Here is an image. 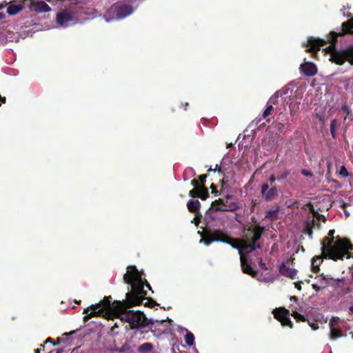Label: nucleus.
Masks as SVG:
<instances>
[{
  "label": "nucleus",
  "instance_id": "f257e3e1",
  "mask_svg": "<svg viewBox=\"0 0 353 353\" xmlns=\"http://www.w3.org/2000/svg\"><path fill=\"white\" fill-rule=\"evenodd\" d=\"M123 281L128 285L125 299L112 303L111 296H104L102 301L91 305L83 310V314H86L83 318L84 323L95 316L110 319L112 316L116 317L118 312L125 309L126 305L136 306L141 304V300L145 294L143 292V283L136 266L128 267L127 272L123 276Z\"/></svg>",
  "mask_w": 353,
  "mask_h": 353
},
{
  "label": "nucleus",
  "instance_id": "f03ea898",
  "mask_svg": "<svg viewBox=\"0 0 353 353\" xmlns=\"http://www.w3.org/2000/svg\"><path fill=\"white\" fill-rule=\"evenodd\" d=\"M335 230H330L328 236L322 241V256L325 259L334 261L342 260L344 257H350V250H352V245L347 239L341 238L339 236L334 237Z\"/></svg>",
  "mask_w": 353,
  "mask_h": 353
},
{
  "label": "nucleus",
  "instance_id": "7ed1b4c3",
  "mask_svg": "<svg viewBox=\"0 0 353 353\" xmlns=\"http://www.w3.org/2000/svg\"><path fill=\"white\" fill-rule=\"evenodd\" d=\"M352 29L353 18L342 23L341 32H330L328 41L331 44L325 50L330 53V61L332 62L337 65H343L347 61L353 64V46L342 51H338L335 48L338 37L349 33L353 34Z\"/></svg>",
  "mask_w": 353,
  "mask_h": 353
},
{
  "label": "nucleus",
  "instance_id": "20e7f679",
  "mask_svg": "<svg viewBox=\"0 0 353 353\" xmlns=\"http://www.w3.org/2000/svg\"><path fill=\"white\" fill-rule=\"evenodd\" d=\"M203 240L206 245H209L214 241H221L229 244L233 248L238 250L240 256L241 254L246 256L247 254L255 251L254 243L248 242L243 239H234L220 230L204 232Z\"/></svg>",
  "mask_w": 353,
  "mask_h": 353
},
{
  "label": "nucleus",
  "instance_id": "39448f33",
  "mask_svg": "<svg viewBox=\"0 0 353 353\" xmlns=\"http://www.w3.org/2000/svg\"><path fill=\"white\" fill-rule=\"evenodd\" d=\"M132 306H125V309L121 310L116 316L122 321L129 323L131 329H139L148 325V319L143 312L128 310Z\"/></svg>",
  "mask_w": 353,
  "mask_h": 353
},
{
  "label": "nucleus",
  "instance_id": "423d86ee",
  "mask_svg": "<svg viewBox=\"0 0 353 353\" xmlns=\"http://www.w3.org/2000/svg\"><path fill=\"white\" fill-rule=\"evenodd\" d=\"M274 319L281 322L282 326H288L290 328L293 327V323L290 318L292 315L297 322H305L306 318L297 312L296 311H292V314L290 313L289 310L284 307H280L275 308L272 311Z\"/></svg>",
  "mask_w": 353,
  "mask_h": 353
},
{
  "label": "nucleus",
  "instance_id": "0eeeda50",
  "mask_svg": "<svg viewBox=\"0 0 353 353\" xmlns=\"http://www.w3.org/2000/svg\"><path fill=\"white\" fill-rule=\"evenodd\" d=\"M132 12V8L130 5L114 3L107 10L105 17L106 21H110L113 19H122L130 15Z\"/></svg>",
  "mask_w": 353,
  "mask_h": 353
},
{
  "label": "nucleus",
  "instance_id": "6e6552de",
  "mask_svg": "<svg viewBox=\"0 0 353 353\" xmlns=\"http://www.w3.org/2000/svg\"><path fill=\"white\" fill-rule=\"evenodd\" d=\"M57 23L63 27L68 26L69 22L77 21L76 5L71 4L57 14Z\"/></svg>",
  "mask_w": 353,
  "mask_h": 353
},
{
  "label": "nucleus",
  "instance_id": "1a4fd4ad",
  "mask_svg": "<svg viewBox=\"0 0 353 353\" xmlns=\"http://www.w3.org/2000/svg\"><path fill=\"white\" fill-rule=\"evenodd\" d=\"M264 231L265 227L263 226L256 225L250 227L244 231L245 239L243 240L250 243H256L261 239Z\"/></svg>",
  "mask_w": 353,
  "mask_h": 353
},
{
  "label": "nucleus",
  "instance_id": "9d476101",
  "mask_svg": "<svg viewBox=\"0 0 353 353\" xmlns=\"http://www.w3.org/2000/svg\"><path fill=\"white\" fill-rule=\"evenodd\" d=\"M261 194L266 201L274 200L279 195V190L276 185H270L264 183L261 186Z\"/></svg>",
  "mask_w": 353,
  "mask_h": 353
},
{
  "label": "nucleus",
  "instance_id": "9b49d317",
  "mask_svg": "<svg viewBox=\"0 0 353 353\" xmlns=\"http://www.w3.org/2000/svg\"><path fill=\"white\" fill-rule=\"evenodd\" d=\"M165 321L162 320L161 321H154L152 319H150L148 321V325H150V330L153 333L154 336H159L161 334L165 333L168 330L167 325L165 324Z\"/></svg>",
  "mask_w": 353,
  "mask_h": 353
},
{
  "label": "nucleus",
  "instance_id": "f8f14e48",
  "mask_svg": "<svg viewBox=\"0 0 353 353\" xmlns=\"http://www.w3.org/2000/svg\"><path fill=\"white\" fill-rule=\"evenodd\" d=\"M334 282L333 283H331L330 285L332 286L335 290H339L337 292L338 296H343L352 292V288L350 286H347L345 278L334 279Z\"/></svg>",
  "mask_w": 353,
  "mask_h": 353
},
{
  "label": "nucleus",
  "instance_id": "ddd939ff",
  "mask_svg": "<svg viewBox=\"0 0 353 353\" xmlns=\"http://www.w3.org/2000/svg\"><path fill=\"white\" fill-rule=\"evenodd\" d=\"M232 198L231 195H227L224 199L223 206H219L215 209V211L221 212H234L240 208V205L237 202L231 201Z\"/></svg>",
  "mask_w": 353,
  "mask_h": 353
},
{
  "label": "nucleus",
  "instance_id": "4468645a",
  "mask_svg": "<svg viewBox=\"0 0 353 353\" xmlns=\"http://www.w3.org/2000/svg\"><path fill=\"white\" fill-rule=\"evenodd\" d=\"M326 43L327 41L324 39L310 37L307 40V44L306 45L308 48L307 51L315 54L320 50L321 46H323Z\"/></svg>",
  "mask_w": 353,
  "mask_h": 353
},
{
  "label": "nucleus",
  "instance_id": "2eb2a0df",
  "mask_svg": "<svg viewBox=\"0 0 353 353\" xmlns=\"http://www.w3.org/2000/svg\"><path fill=\"white\" fill-rule=\"evenodd\" d=\"M299 69L301 72L307 77H313L318 72L316 65L312 62H305L301 64Z\"/></svg>",
  "mask_w": 353,
  "mask_h": 353
},
{
  "label": "nucleus",
  "instance_id": "dca6fc26",
  "mask_svg": "<svg viewBox=\"0 0 353 353\" xmlns=\"http://www.w3.org/2000/svg\"><path fill=\"white\" fill-rule=\"evenodd\" d=\"M240 261L243 272L255 278L258 274V272L252 268L250 263L248 262L247 256L241 255V256H240Z\"/></svg>",
  "mask_w": 353,
  "mask_h": 353
},
{
  "label": "nucleus",
  "instance_id": "f3484780",
  "mask_svg": "<svg viewBox=\"0 0 353 353\" xmlns=\"http://www.w3.org/2000/svg\"><path fill=\"white\" fill-rule=\"evenodd\" d=\"M30 9L38 12H48L51 10L50 7L43 1L32 2L30 4Z\"/></svg>",
  "mask_w": 353,
  "mask_h": 353
},
{
  "label": "nucleus",
  "instance_id": "a211bd4d",
  "mask_svg": "<svg viewBox=\"0 0 353 353\" xmlns=\"http://www.w3.org/2000/svg\"><path fill=\"white\" fill-rule=\"evenodd\" d=\"M279 272L286 276L289 277L292 279H294L297 274V270L294 268H290L285 265V263H282L279 267Z\"/></svg>",
  "mask_w": 353,
  "mask_h": 353
},
{
  "label": "nucleus",
  "instance_id": "6ab92c4d",
  "mask_svg": "<svg viewBox=\"0 0 353 353\" xmlns=\"http://www.w3.org/2000/svg\"><path fill=\"white\" fill-rule=\"evenodd\" d=\"M316 279L319 286L323 289L330 286L331 285V280H334L330 275H324L323 274L317 276Z\"/></svg>",
  "mask_w": 353,
  "mask_h": 353
},
{
  "label": "nucleus",
  "instance_id": "aec40b11",
  "mask_svg": "<svg viewBox=\"0 0 353 353\" xmlns=\"http://www.w3.org/2000/svg\"><path fill=\"white\" fill-rule=\"evenodd\" d=\"M201 203L198 200L190 199L187 203V208L190 212L194 213L196 215L199 213Z\"/></svg>",
  "mask_w": 353,
  "mask_h": 353
},
{
  "label": "nucleus",
  "instance_id": "412c9836",
  "mask_svg": "<svg viewBox=\"0 0 353 353\" xmlns=\"http://www.w3.org/2000/svg\"><path fill=\"white\" fill-rule=\"evenodd\" d=\"M323 262L322 257L321 256H314L312 260V271L314 273H317L320 271V265Z\"/></svg>",
  "mask_w": 353,
  "mask_h": 353
},
{
  "label": "nucleus",
  "instance_id": "4be33fe9",
  "mask_svg": "<svg viewBox=\"0 0 353 353\" xmlns=\"http://www.w3.org/2000/svg\"><path fill=\"white\" fill-rule=\"evenodd\" d=\"M23 7V6L21 4H19V5H13V4L10 5L8 7V9H7V13L9 15H11V16L15 15L18 12H19L20 11L22 10Z\"/></svg>",
  "mask_w": 353,
  "mask_h": 353
},
{
  "label": "nucleus",
  "instance_id": "5701e85b",
  "mask_svg": "<svg viewBox=\"0 0 353 353\" xmlns=\"http://www.w3.org/2000/svg\"><path fill=\"white\" fill-rule=\"evenodd\" d=\"M154 350V345L150 343H144L141 344L139 348V353H150Z\"/></svg>",
  "mask_w": 353,
  "mask_h": 353
},
{
  "label": "nucleus",
  "instance_id": "b1692460",
  "mask_svg": "<svg viewBox=\"0 0 353 353\" xmlns=\"http://www.w3.org/2000/svg\"><path fill=\"white\" fill-rule=\"evenodd\" d=\"M343 336L342 332L336 327H330V339L336 340Z\"/></svg>",
  "mask_w": 353,
  "mask_h": 353
},
{
  "label": "nucleus",
  "instance_id": "393cba45",
  "mask_svg": "<svg viewBox=\"0 0 353 353\" xmlns=\"http://www.w3.org/2000/svg\"><path fill=\"white\" fill-rule=\"evenodd\" d=\"M139 274L140 275V277H141V282L143 283L142 284L143 285H142L143 288H144V286H145L148 290L151 291L152 293H153V291L152 290V287L150 286L149 283L147 281L146 279H143V276L144 275V274L142 272H139ZM142 289H143V288H142ZM143 292L145 294V295H144V298H143V299L141 300V303L143 302V300H145V296L147 295V292L144 290H143Z\"/></svg>",
  "mask_w": 353,
  "mask_h": 353
},
{
  "label": "nucleus",
  "instance_id": "a878e982",
  "mask_svg": "<svg viewBox=\"0 0 353 353\" xmlns=\"http://www.w3.org/2000/svg\"><path fill=\"white\" fill-rule=\"evenodd\" d=\"M279 211V207H277L276 209H275V210H272V209L268 210V211H266L265 218L268 219H276L278 217Z\"/></svg>",
  "mask_w": 353,
  "mask_h": 353
},
{
  "label": "nucleus",
  "instance_id": "bb28decb",
  "mask_svg": "<svg viewBox=\"0 0 353 353\" xmlns=\"http://www.w3.org/2000/svg\"><path fill=\"white\" fill-rule=\"evenodd\" d=\"M199 190L198 198H200L201 200H205L209 196L208 189L203 185H200Z\"/></svg>",
  "mask_w": 353,
  "mask_h": 353
},
{
  "label": "nucleus",
  "instance_id": "cd10ccee",
  "mask_svg": "<svg viewBox=\"0 0 353 353\" xmlns=\"http://www.w3.org/2000/svg\"><path fill=\"white\" fill-rule=\"evenodd\" d=\"M291 174V171L290 170H284L278 173L276 176L277 181H282L283 179H287Z\"/></svg>",
  "mask_w": 353,
  "mask_h": 353
},
{
  "label": "nucleus",
  "instance_id": "c85d7f7f",
  "mask_svg": "<svg viewBox=\"0 0 353 353\" xmlns=\"http://www.w3.org/2000/svg\"><path fill=\"white\" fill-rule=\"evenodd\" d=\"M185 343L189 345L192 346L194 343V336L192 332H188L185 335Z\"/></svg>",
  "mask_w": 353,
  "mask_h": 353
},
{
  "label": "nucleus",
  "instance_id": "c756f323",
  "mask_svg": "<svg viewBox=\"0 0 353 353\" xmlns=\"http://www.w3.org/2000/svg\"><path fill=\"white\" fill-rule=\"evenodd\" d=\"M274 108L272 105H268L265 110H264L263 114H262V119H266L269 115L272 114V112L273 111Z\"/></svg>",
  "mask_w": 353,
  "mask_h": 353
},
{
  "label": "nucleus",
  "instance_id": "7c9ffc66",
  "mask_svg": "<svg viewBox=\"0 0 353 353\" xmlns=\"http://www.w3.org/2000/svg\"><path fill=\"white\" fill-rule=\"evenodd\" d=\"M340 321V319L337 316L332 317L329 323L330 327H336L337 328L339 326V323Z\"/></svg>",
  "mask_w": 353,
  "mask_h": 353
},
{
  "label": "nucleus",
  "instance_id": "2f4dec72",
  "mask_svg": "<svg viewBox=\"0 0 353 353\" xmlns=\"http://www.w3.org/2000/svg\"><path fill=\"white\" fill-rule=\"evenodd\" d=\"M336 119H332L330 123V132L333 139L336 138Z\"/></svg>",
  "mask_w": 353,
  "mask_h": 353
},
{
  "label": "nucleus",
  "instance_id": "473e14b6",
  "mask_svg": "<svg viewBox=\"0 0 353 353\" xmlns=\"http://www.w3.org/2000/svg\"><path fill=\"white\" fill-rule=\"evenodd\" d=\"M145 299H146L147 301L143 304L144 306L149 307H152L154 305H157V302L154 299H152V298H147L145 296Z\"/></svg>",
  "mask_w": 353,
  "mask_h": 353
},
{
  "label": "nucleus",
  "instance_id": "72a5a7b5",
  "mask_svg": "<svg viewBox=\"0 0 353 353\" xmlns=\"http://www.w3.org/2000/svg\"><path fill=\"white\" fill-rule=\"evenodd\" d=\"M307 226H312V229L316 227V225L319 228H320V223H316V221L314 220V219H312L310 221H308L306 222Z\"/></svg>",
  "mask_w": 353,
  "mask_h": 353
},
{
  "label": "nucleus",
  "instance_id": "f704fd0d",
  "mask_svg": "<svg viewBox=\"0 0 353 353\" xmlns=\"http://www.w3.org/2000/svg\"><path fill=\"white\" fill-rule=\"evenodd\" d=\"M224 199H219L212 202V205L215 207V209L219 206H223Z\"/></svg>",
  "mask_w": 353,
  "mask_h": 353
},
{
  "label": "nucleus",
  "instance_id": "c9c22d12",
  "mask_svg": "<svg viewBox=\"0 0 353 353\" xmlns=\"http://www.w3.org/2000/svg\"><path fill=\"white\" fill-rule=\"evenodd\" d=\"M207 176H208L207 174H201V175L199 176L198 181H199L200 185L205 186V183L206 181Z\"/></svg>",
  "mask_w": 353,
  "mask_h": 353
},
{
  "label": "nucleus",
  "instance_id": "e433bc0d",
  "mask_svg": "<svg viewBox=\"0 0 353 353\" xmlns=\"http://www.w3.org/2000/svg\"><path fill=\"white\" fill-rule=\"evenodd\" d=\"M199 191V188H194L189 192V196L192 198L198 197Z\"/></svg>",
  "mask_w": 353,
  "mask_h": 353
},
{
  "label": "nucleus",
  "instance_id": "4c0bfd02",
  "mask_svg": "<svg viewBox=\"0 0 353 353\" xmlns=\"http://www.w3.org/2000/svg\"><path fill=\"white\" fill-rule=\"evenodd\" d=\"M339 174L346 177L349 175V173L345 166H341L339 172Z\"/></svg>",
  "mask_w": 353,
  "mask_h": 353
},
{
  "label": "nucleus",
  "instance_id": "58836bf2",
  "mask_svg": "<svg viewBox=\"0 0 353 353\" xmlns=\"http://www.w3.org/2000/svg\"><path fill=\"white\" fill-rule=\"evenodd\" d=\"M305 232L306 234H307V235L310 238H312V234H313L312 226H307V225H305Z\"/></svg>",
  "mask_w": 353,
  "mask_h": 353
},
{
  "label": "nucleus",
  "instance_id": "ea45409f",
  "mask_svg": "<svg viewBox=\"0 0 353 353\" xmlns=\"http://www.w3.org/2000/svg\"><path fill=\"white\" fill-rule=\"evenodd\" d=\"M277 181L276 176L274 174H272L268 179V182L270 183V185H276L274 184L275 181Z\"/></svg>",
  "mask_w": 353,
  "mask_h": 353
},
{
  "label": "nucleus",
  "instance_id": "a19ab883",
  "mask_svg": "<svg viewBox=\"0 0 353 353\" xmlns=\"http://www.w3.org/2000/svg\"><path fill=\"white\" fill-rule=\"evenodd\" d=\"M259 267L262 269V270H268V267L266 266V264L263 262L262 258H261L259 259Z\"/></svg>",
  "mask_w": 353,
  "mask_h": 353
},
{
  "label": "nucleus",
  "instance_id": "79ce46f5",
  "mask_svg": "<svg viewBox=\"0 0 353 353\" xmlns=\"http://www.w3.org/2000/svg\"><path fill=\"white\" fill-rule=\"evenodd\" d=\"M301 174L304 176H310V177H312L313 176V174L312 172H310V170H301Z\"/></svg>",
  "mask_w": 353,
  "mask_h": 353
},
{
  "label": "nucleus",
  "instance_id": "37998d69",
  "mask_svg": "<svg viewBox=\"0 0 353 353\" xmlns=\"http://www.w3.org/2000/svg\"><path fill=\"white\" fill-rule=\"evenodd\" d=\"M191 185L192 186H194V188H200L199 181L196 179L192 180Z\"/></svg>",
  "mask_w": 353,
  "mask_h": 353
},
{
  "label": "nucleus",
  "instance_id": "c03bdc74",
  "mask_svg": "<svg viewBox=\"0 0 353 353\" xmlns=\"http://www.w3.org/2000/svg\"><path fill=\"white\" fill-rule=\"evenodd\" d=\"M187 174H195L194 171L192 168H186L184 171V176Z\"/></svg>",
  "mask_w": 353,
  "mask_h": 353
},
{
  "label": "nucleus",
  "instance_id": "a18cd8bd",
  "mask_svg": "<svg viewBox=\"0 0 353 353\" xmlns=\"http://www.w3.org/2000/svg\"><path fill=\"white\" fill-rule=\"evenodd\" d=\"M312 287L316 292H319L323 290V288H321V286H319V284L317 283H313L312 285Z\"/></svg>",
  "mask_w": 353,
  "mask_h": 353
},
{
  "label": "nucleus",
  "instance_id": "49530a36",
  "mask_svg": "<svg viewBox=\"0 0 353 353\" xmlns=\"http://www.w3.org/2000/svg\"><path fill=\"white\" fill-rule=\"evenodd\" d=\"M216 170H218L219 172H222L221 168L219 167V165L216 164L214 169H212L211 167L208 170V172H215Z\"/></svg>",
  "mask_w": 353,
  "mask_h": 353
},
{
  "label": "nucleus",
  "instance_id": "de8ad7c7",
  "mask_svg": "<svg viewBox=\"0 0 353 353\" xmlns=\"http://www.w3.org/2000/svg\"><path fill=\"white\" fill-rule=\"evenodd\" d=\"M210 188L212 190V194H214L215 195H216L218 191L216 190V187L215 185L214 184H212L211 186H210Z\"/></svg>",
  "mask_w": 353,
  "mask_h": 353
},
{
  "label": "nucleus",
  "instance_id": "09e8293b",
  "mask_svg": "<svg viewBox=\"0 0 353 353\" xmlns=\"http://www.w3.org/2000/svg\"><path fill=\"white\" fill-rule=\"evenodd\" d=\"M303 283L302 281H298V282H296L294 283V285H295V288L298 290H301V284Z\"/></svg>",
  "mask_w": 353,
  "mask_h": 353
},
{
  "label": "nucleus",
  "instance_id": "8fccbe9b",
  "mask_svg": "<svg viewBox=\"0 0 353 353\" xmlns=\"http://www.w3.org/2000/svg\"><path fill=\"white\" fill-rule=\"evenodd\" d=\"M309 325L314 330H316L319 328L318 323H309Z\"/></svg>",
  "mask_w": 353,
  "mask_h": 353
},
{
  "label": "nucleus",
  "instance_id": "3c124183",
  "mask_svg": "<svg viewBox=\"0 0 353 353\" xmlns=\"http://www.w3.org/2000/svg\"><path fill=\"white\" fill-rule=\"evenodd\" d=\"M253 244H254V248H255V250H256V249H261V248H262L261 245L260 243H257V242H256V243H253Z\"/></svg>",
  "mask_w": 353,
  "mask_h": 353
},
{
  "label": "nucleus",
  "instance_id": "603ef678",
  "mask_svg": "<svg viewBox=\"0 0 353 353\" xmlns=\"http://www.w3.org/2000/svg\"><path fill=\"white\" fill-rule=\"evenodd\" d=\"M48 343H52L53 344L54 341L52 338L49 337L45 341L44 344H46Z\"/></svg>",
  "mask_w": 353,
  "mask_h": 353
},
{
  "label": "nucleus",
  "instance_id": "864d4df0",
  "mask_svg": "<svg viewBox=\"0 0 353 353\" xmlns=\"http://www.w3.org/2000/svg\"><path fill=\"white\" fill-rule=\"evenodd\" d=\"M291 301L296 302L298 301V298L296 296H292L290 298Z\"/></svg>",
  "mask_w": 353,
  "mask_h": 353
},
{
  "label": "nucleus",
  "instance_id": "5fc2aeb1",
  "mask_svg": "<svg viewBox=\"0 0 353 353\" xmlns=\"http://www.w3.org/2000/svg\"><path fill=\"white\" fill-rule=\"evenodd\" d=\"M74 333V331H73V332H69V333L65 332V333H64V334H63V336H69V335H72V334H73Z\"/></svg>",
  "mask_w": 353,
  "mask_h": 353
},
{
  "label": "nucleus",
  "instance_id": "6e6d98bb",
  "mask_svg": "<svg viewBox=\"0 0 353 353\" xmlns=\"http://www.w3.org/2000/svg\"><path fill=\"white\" fill-rule=\"evenodd\" d=\"M281 94H282L281 93V92H280V91H277V92H275V94H274V95H275V97H279V96H281Z\"/></svg>",
  "mask_w": 353,
  "mask_h": 353
},
{
  "label": "nucleus",
  "instance_id": "4d7b16f0",
  "mask_svg": "<svg viewBox=\"0 0 353 353\" xmlns=\"http://www.w3.org/2000/svg\"><path fill=\"white\" fill-rule=\"evenodd\" d=\"M5 17H6L5 14L0 12V20L1 19H4Z\"/></svg>",
  "mask_w": 353,
  "mask_h": 353
},
{
  "label": "nucleus",
  "instance_id": "13d9d810",
  "mask_svg": "<svg viewBox=\"0 0 353 353\" xmlns=\"http://www.w3.org/2000/svg\"><path fill=\"white\" fill-rule=\"evenodd\" d=\"M44 347H45V344H41V345H40V348L39 349H41V351L42 350H44Z\"/></svg>",
  "mask_w": 353,
  "mask_h": 353
},
{
  "label": "nucleus",
  "instance_id": "bf43d9fd",
  "mask_svg": "<svg viewBox=\"0 0 353 353\" xmlns=\"http://www.w3.org/2000/svg\"><path fill=\"white\" fill-rule=\"evenodd\" d=\"M59 343H60L59 339H57V341L56 343H54H54H53V345H56L59 344Z\"/></svg>",
  "mask_w": 353,
  "mask_h": 353
},
{
  "label": "nucleus",
  "instance_id": "052dcab7",
  "mask_svg": "<svg viewBox=\"0 0 353 353\" xmlns=\"http://www.w3.org/2000/svg\"><path fill=\"white\" fill-rule=\"evenodd\" d=\"M349 310L350 312L353 313V305H352L349 307Z\"/></svg>",
  "mask_w": 353,
  "mask_h": 353
},
{
  "label": "nucleus",
  "instance_id": "680f3d73",
  "mask_svg": "<svg viewBox=\"0 0 353 353\" xmlns=\"http://www.w3.org/2000/svg\"><path fill=\"white\" fill-rule=\"evenodd\" d=\"M41 349H37L34 350V353H40Z\"/></svg>",
  "mask_w": 353,
  "mask_h": 353
},
{
  "label": "nucleus",
  "instance_id": "e2e57ef3",
  "mask_svg": "<svg viewBox=\"0 0 353 353\" xmlns=\"http://www.w3.org/2000/svg\"><path fill=\"white\" fill-rule=\"evenodd\" d=\"M344 110H347V114H349V109L347 107H344L343 108Z\"/></svg>",
  "mask_w": 353,
  "mask_h": 353
},
{
  "label": "nucleus",
  "instance_id": "0e129e2a",
  "mask_svg": "<svg viewBox=\"0 0 353 353\" xmlns=\"http://www.w3.org/2000/svg\"><path fill=\"white\" fill-rule=\"evenodd\" d=\"M3 8V6L2 4H0V10Z\"/></svg>",
  "mask_w": 353,
  "mask_h": 353
},
{
  "label": "nucleus",
  "instance_id": "69168bd1",
  "mask_svg": "<svg viewBox=\"0 0 353 353\" xmlns=\"http://www.w3.org/2000/svg\"><path fill=\"white\" fill-rule=\"evenodd\" d=\"M314 215L320 216V215H319V212H314Z\"/></svg>",
  "mask_w": 353,
  "mask_h": 353
},
{
  "label": "nucleus",
  "instance_id": "338daca9",
  "mask_svg": "<svg viewBox=\"0 0 353 353\" xmlns=\"http://www.w3.org/2000/svg\"><path fill=\"white\" fill-rule=\"evenodd\" d=\"M351 200H353V195L350 198Z\"/></svg>",
  "mask_w": 353,
  "mask_h": 353
},
{
  "label": "nucleus",
  "instance_id": "774afa93",
  "mask_svg": "<svg viewBox=\"0 0 353 353\" xmlns=\"http://www.w3.org/2000/svg\"><path fill=\"white\" fill-rule=\"evenodd\" d=\"M350 334L352 335V338H353V332H351Z\"/></svg>",
  "mask_w": 353,
  "mask_h": 353
}]
</instances>
